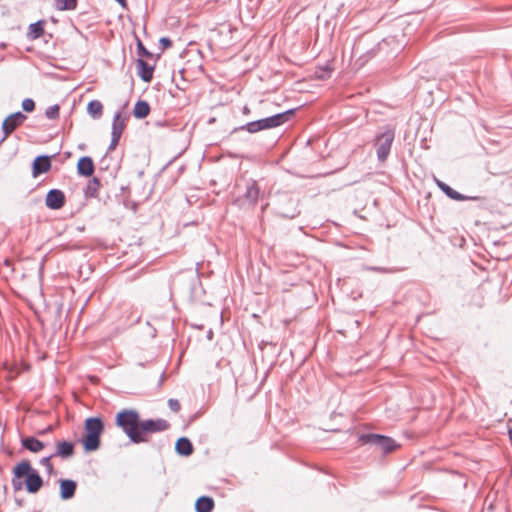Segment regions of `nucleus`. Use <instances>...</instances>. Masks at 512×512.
<instances>
[{"label":"nucleus","mask_w":512,"mask_h":512,"mask_svg":"<svg viewBox=\"0 0 512 512\" xmlns=\"http://www.w3.org/2000/svg\"><path fill=\"white\" fill-rule=\"evenodd\" d=\"M115 424L122 429L132 443L146 442L149 434L163 432L170 424L162 418L142 420L134 409H122L115 417Z\"/></svg>","instance_id":"nucleus-1"},{"label":"nucleus","mask_w":512,"mask_h":512,"mask_svg":"<svg viewBox=\"0 0 512 512\" xmlns=\"http://www.w3.org/2000/svg\"><path fill=\"white\" fill-rule=\"evenodd\" d=\"M294 114L295 109H289L287 111L277 113L266 118L248 122L245 125L235 128L233 132L245 130L253 134L263 130L276 128L288 122Z\"/></svg>","instance_id":"nucleus-2"},{"label":"nucleus","mask_w":512,"mask_h":512,"mask_svg":"<svg viewBox=\"0 0 512 512\" xmlns=\"http://www.w3.org/2000/svg\"><path fill=\"white\" fill-rule=\"evenodd\" d=\"M85 434L81 443L86 452H93L100 447V437L104 432V422L101 417H89L84 423Z\"/></svg>","instance_id":"nucleus-3"},{"label":"nucleus","mask_w":512,"mask_h":512,"mask_svg":"<svg viewBox=\"0 0 512 512\" xmlns=\"http://www.w3.org/2000/svg\"><path fill=\"white\" fill-rule=\"evenodd\" d=\"M13 475L18 478H25V488L28 493H37L42 485L43 479L39 472L31 466L29 460H22L13 469Z\"/></svg>","instance_id":"nucleus-4"},{"label":"nucleus","mask_w":512,"mask_h":512,"mask_svg":"<svg viewBox=\"0 0 512 512\" xmlns=\"http://www.w3.org/2000/svg\"><path fill=\"white\" fill-rule=\"evenodd\" d=\"M359 442L361 444H370L381 452L383 455L392 453L400 445L391 437L382 434L367 433L359 436Z\"/></svg>","instance_id":"nucleus-5"},{"label":"nucleus","mask_w":512,"mask_h":512,"mask_svg":"<svg viewBox=\"0 0 512 512\" xmlns=\"http://www.w3.org/2000/svg\"><path fill=\"white\" fill-rule=\"evenodd\" d=\"M276 213L288 219H293L300 214L299 199L291 193H280L276 198Z\"/></svg>","instance_id":"nucleus-6"},{"label":"nucleus","mask_w":512,"mask_h":512,"mask_svg":"<svg viewBox=\"0 0 512 512\" xmlns=\"http://www.w3.org/2000/svg\"><path fill=\"white\" fill-rule=\"evenodd\" d=\"M394 139L395 129L391 126H386L382 132L376 135L374 146L376 148V156L379 162L383 163L387 160Z\"/></svg>","instance_id":"nucleus-7"},{"label":"nucleus","mask_w":512,"mask_h":512,"mask_svg":"<svg viewBox=\"0 0 512 512\" xmlns=\"http://www.w3.org/2000/svg\"><path fill=\"white\" fill-rule=\"evenodd\" d=\"M259 197L260 188L258 183L253 179H249L246 182L245 192L237 197L234 203L241 209L253 208L257 204Z\"/></svg>","instance_id":"nucleus-8"},{"label":"nucleus","mask_w":512,"mask_h":512,"mask_svg":"<svg viewBox=\"0 0 512 512\" xmlns=\"http://www.w3.org/2000/svg\"><path fill=\"white\" fill-rule=\"evenodd\" d=\"M26 119L27 116L21 111H17L7 116L2 123L3 137L0 140V143H3L11 133L23 124Z\"/></svg>","instance_id":"nucleus-9"},{"label":"nucleus","mask_w":512,"mask_h":512,"mask_svg":"<svg viewBox=\"0 0 512 512\" xmlns=\"http://www.w3.org/2000/svg\"><path fill=\"white\" fill-rule=\"evenodd\" d=\"M65 194L59 189L48 191L45 199L46 206L51 210H59L65 205Z\"/></svg>","instance_id":"nucleus-10"},{"label":"nucleus","mask_w":512,"mask_h":512,"mask_svg":"<svg viewBox=\"0 0 512 512\" xmlns=\"http://www.w3.org/2000/svg\"><path fill=\"white\" fill-rule=\"evenodd\" d=\"M51 169V157L48 155L37 156L32 163V175L37 177Z\"/></svg>","instance_id":"nucleus-11"},{"label":"nucleus","mask_w":512,"mask_h":512,"mask_svg":"<svg viewBox=\"0 0 512 512\" xmlns=\"http://www.w3.org/2000/svg\"><path fill=\"white\" fill-rule=\"evenodd\" d=\"M137 74L143 82L149 83L153 78L154 66L148 64L142 58L136 60Z\"/></svg>","instance_id":"nucleus-12"},{"label":"nucleus","mask_w":512,"mask_h":512,"mask_svg":"<svg viewBox=\"0 0 512 512\" xmlns=\"http://www.w3.org/2000/svg\"><path fill=\"white\" fill-rule=\"evenodd\" d=\"M95 170L94 162L89 156H82L77 163V173L80 176L90 177Z\"/></svg>","instance_id":"nucleus-13"},{"label":"nucleus","mask_w":512,"mask_h":512,"mask_svg":"<svg viewBox=\"0 0 512 512\" xmlns=\"http://www.w3.org/2000/svg\"><path fill=\"white\" fill-rule=\"evenodd\" d=\"M75 453L74 443L71 441H60L57 443L56 451L52 454L54 457H61L63 459L70 458Z\"/></svg>","instance_id":"nucleus-14"},{"label":"nucleus","mask_w":512,"mask_h":512,"mask_svg":"<svg viewBox=\"0 0 512 512\" xmlns=\"http://www.w3.org/2000/svg\"><path fill=\"white\" fill-rule=\"evenodd\" d=\"M77 489V483L71 479L60 480V498L68 500L74 497Z\"/></svg>","instance_id":"nucleus-15"},{"label":"nucleus","mask_w":512,"mask_h":512,"mask_svg":"<svg viewBox=\"0 0 512 512\" xmlns=\"http://www.w3.org/2000/svg\"><path fill=\"white\" fill-rule=\"evenodd\" d=\"M21 445L30 452L37 453L44 449V442L34 436H26L21 438Z\"/></svg>","instance_id":"nucleus-16"},{"label":"nucleus","mask_w":512,"mask_h":512,"mask_svg":"<svg viewBox=\"0 0 512 512\" xmlns=\"http://www.w3.org/2000/svg\"><path fill=\"white\" fill-rule=\"evenodd\" d=\"M193 450V444L187 437H180L175 443V451L180 456H190Z\"/></svg>","instance_id":"nucleus-17"},{"label":"nucleus","mask_w":512,"mask_h":512,"mask_svg":"<svg viewBox=\"0 0 512 512\" xmlns=\"http://www.w3.org/2000/svg\"><path fill=\"white\" fill-rule=\"evenodd\" d=\"M436 183H437V186L440 188V190L450 199H453L456 201H463V200L468 199L467 196L457 192L456 190L451 188L448 184H446L440 180H436Z\"/></svg>","instance_id":"nucleus-18"},{"label":"nucleus","mask_w":512,"mask_h":512,"mask_svg":"<svg viewBox=\"0 0 512 512\" xmlns=\"http://www.w3.org/2000/svg\"><path fill=\"white\" fill-rule=\"evenodd\" d=\"M214 506V499L210 496H200L195 502L196 512H211Z\"/></svg>","instance_id":"nucleus-19"},{"label":"nucleus","mask_w":512,"mask_h":512,"mask_svg":"<svg viewBox=\"0 0 512 512\" xmlns=\"http://www.w3.org/2000/svg\"><path fill=\"white\" fill-rule=\"evenodd\" d=\"M150 113V105L145 100H138L133 109V116L137 119H144Z\"/></svg>","instance_id":"nucleus-20"},{"label":"nucleus","mask_w":512,"mask_h":512,"mask_svg":"<svg viewBox=\"0 0 512 512\" xmlns=\"http://www.w3.org/2000/svg\"><path fill=\"white\" fill-rule=\"evenodd\" d=\"M43 34H44V21L43 20H39V21L29 25L27 35L30 39L40 38Z\"/></svg>","instance_id":"nucleus-21"},{"label":"nucleus","mask_w":512,"mask_h":512,"mask_svg":"<svg viewBox=\"0 0 512 512\" xmlns=\"http://www.w3.org/2000/svg\"><path fill=\"white\" fill-rule=\"evenodd\" d=\"M88 114L94 118L99 119L103 113V105L99 100H91L87 105Z\"/></svg>","instance_id":"nucleus-22"},{"label":"nucleus","mask_w":512,"mask_h":512,"mask_svg":"<svg viewBox=\"0 0 512 512\" xmlns=\"http://www.w3.org/2000/svg\"><path fill=\"white\" fill-rule=\"evenodd\" d=\"M100 180L97 177H93L87 184L85 188V196L88 197H97L98 190L100 188Z\"/></svg>","instance_id":"nucleus-23"},{"label":"nucleus","mask_w":512,"mask_h":512,"mask_svg":"<svg viewBox=\"0 0 512 512\" xmlns=\"http://www.w3.org/2000/svg\"><path fill=\"white\" fill-rule=\"evenodd\" d=\"M125 128V119L121 118V113L118 111L115 113L112 123V130L123 133Z\"/></svg>","instance_id":"nucleus-24"},{"label":"nucleus","mask_w":512,"mask_h":512,"mask_svg":"<svg viewBox=\"0 0 512 512\" xmlns=\"http://www.w3.org/2000/svg\"><path fill=\"white\" fill-rule=\"evenodd\" d=\"M77 7V0H56L58 10H74Z\"/></svg>","instance_id":"nucleus-25"},{"label":"nucleus","mask_w":512,"mask_h":512,"mask_svg":"<svg viewBox=\"0 0 512 512\" xmlns=\"http://www.w3.org/2000/svg\"><path fill=\"white\" fill-rule=\"evenodd\" d=\"M59 110H60V107L58 104L49 106L45 111V116L48 119H52V120L57 119V118H59Z\"/></svg>","instance_id":"nucleus-26"},{"label":"nucleus","mask_w":512,"mask_h":512,"mask_svg":"<svg viewBox=\"0 0 512 512\" xmlns=\"http://www.w3.org/2000/svg\"><path fill=\"white\" fill-rule=\"evenodd\" d=\"M137 54L140 57H152V53L144 46V44L139 38H137Z\"/></svg>","instance_id":"nucleus-27"},{"label":"nucleus","mask_w":512,"mask_h":512,"mask_svg":"<svg viewBox=\"0 0 512 512\" xmlns=\"http://www.w3.org/2000/svg\"><path fill=\"white\" fill-rule=\"evenodd\" d=\"M22 109L25 112H33L35 110V102L31 98H26L22 101Z\"/></svg>","instance_id":"nucleus-28"},{"label":"nucleus","mask_w":512,"mask_h":512,"mask_svg":"<svg viewBox=\"0 0 512 512\" xmlns=\"http://www.w3.org/2000/svg\"><path fill=\"white\" fill-rule=\"evenodd\" d=\"M53 457L54 456H52V454H51L49 456L41 458V460H40V464L46 468V470L49 474H51L54 470L53 465L51 464V459Z\"/></svg>","instance_id":"nucleus-29"},{"label":"nucleus","mask_w":512,"mask_h":512,"mask_svg":"<svg viewBox=\"0 0 512 512\" xmlns=\"http://www.w3.org/2000/svg\"><path fill=\"white\" fill-rule=\"evenodd\" d=\"M331 69L329 67H321L316 71V77L325 80L330 77Z\"/></svg>","instance_id":"nucleus-30"},{"label":"nucleus","mask_w":512,"mask_h":512,"mask_svg":"<svg viewBox=\"0 0 512 512\" xmlns=\"http://www.w3.org/2000/svg\"><path fill=\"white\" fill-rule=\"evenodd\" d=\"M367 270L374 271V272H380V273H394V272L398 271L397 269H394V268H384V267H378V266L367 267Z\"/></svg>","instance_id":"nucleus-31"},{"label":"nucleus","mask_w":512,"mask_h":512,"mask_svg":"<svg viewBox=\"0 0 512 512\" xmlns=\"http://www.w3.org/2000/svg\"><path fill=\"white\" fill-rule=\"evenodd\" d=\"M168 407L173 412H178L181 408V405L177 399H169L168 400Z\"/></svg>","instance_id":"nucleus-32"},{"label":"nucleus","mask_w":512,"mask_h":512,"mask_svg":"<svg viewBox=\"0 0 512 512\" xmlns=\"http://www.w3.org/2000/svg\"><path fill=\"white\" fill-rule=\"evenodd\" d=\"M12 486H13V489L15 491H19L22 489L23 487V483L21 481V478H18L16 477L15 475L13 476V479H12Z\"/></svg>","instance_id":"nucleus-33"},{"label":"nucleus","mask_w":512,"mask_h":512,"mask_svg":"<svg viewBox=\"0 0 512 512\" xmlns=\"http://www.w3.org/2000/svg\"><path fill=\"white\" fill-rule=\"evenodd\" d=\"M159 43L160 45L162 46L163 49H167V48H170L172 46V40L168 37H162L160 38L159 40Z\"/></svg>","instance_id":"nucleus-34"},{"label":"nucleus","mask_w":512,"mask_h":512,"mask_svg":"<svg viewBox=\"0 0 512 512\" xmlns=\"http://www.w3.org/2000/svg\"><path fill=\"white\" fill-rule=\"evenodd\" d=\"M122 133L112 130L111 131V139L114 141H119L121 138Z\"/></svg>","instance_id":"nucleus-35"},{"label":"nucleus","mask_w":512,"mask_h":512,"mask_svg":"<svg viewBox=\"0 0 512 512\" xmlns=\"http://www.w3.org/2000/svg\"><path fill=\"white\" fill-rule=\"evenodd\" d=\"M118 143L119 141H114L113 139H111V142L108 146V152L113 151L117 147Z\"/></svg>","instance_id":"nucleus-36"},{"label":"nucleus","mask_w":512,"mask_h":512,"mask_svg":"<svg viewBox=\"0 0 512 512\" xmlns=\"http://www.w3.org/2000/svg\"><path fill=\"white\" fill-rule=\"evenodd\" d=\"M122 8L127 7V0H115Z\"/></svg>","instance_id":"nucleus-37"},{"label":"nucleus","mask_w":512,"mask_h":512,"mask_svg":"<svg viewBox=\"0 0 512 512\" xmlns=\"http://www.w3.org/2000/svg\"><path fill=\"white\" fill-rule=\"evenodd\" d=\"M242 112H243V114H245V115L249 114V113H250V109H249V107H248V106H244V107H243Z\"/></svg>","instance_id":"nucleus-38"},{"label":"nucleus","mask_w":512,"mask_h":512,"mask_svg":"<svg viewBox=\"0 0 512 512\" xmlns=\"http://www.w3.org/2000/svg\"><path fill=\"white\" fill-rule=\"evenodd\" d=\"M51 429H52L51 427H48V428H46V429L42 430L41 432H39V434H40V435H44V434H45V433H47L48 431H51Z\"/></svg>","instance_id":"nucleus-39"},{"label":"nucleus","mask_w":512,"mask_h":512,"mask_svg":"<svg viewBox=\"0 0 512 512\" xmlns=\"http://www.w3.org/2000/svg\"><path fill=\"white\" fill-rule=\"evenodd\" d=\"M508 437H509V440H510V443H511V446H512V429L508 430Z\"/></svg>","instance_id":"nucleus-40"},{"label":"nucleus","mask_w":512,"mask_h":512,"mask_svg":"<svg viewBox=\"0 0 512 512\" xmlns=\"http://www.w3.org/2000/svg\"><path fill=\"white\" fill-rule=\"evenodd\" d=\"M163 379H164V375L162 374V376H161V378H160V381H159V384H162Z\"/></svg>","instance_id":"nucleus-41"}]
</instances>
